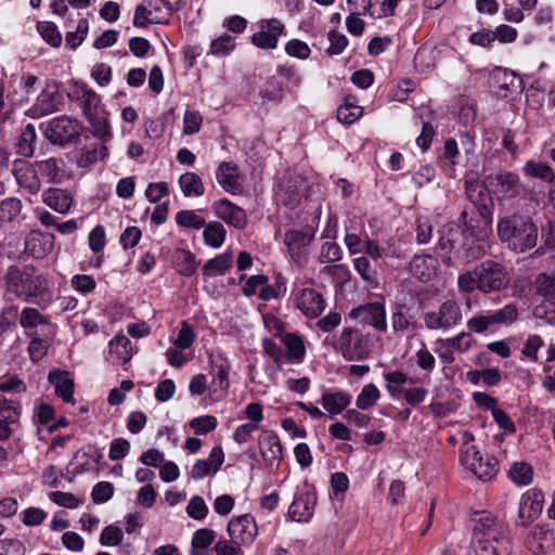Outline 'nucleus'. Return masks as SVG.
I'll list each match as a JSON object with an SVG mask.
<instances>
[{
	"label": "nucleus",
	"instance_id": "obj_1",
	"mask_svg": "<svg viewBox=\"0 0 555 555\" xmlns=\"http://www.w3.org/2000/svg\"><path fill=\"white\" fill-rule=\"evenodd\" d=\"M490 232L489 223L477 234L449 230L438 242V250L442 262L448 267L464 266L485 254V243Z\"/></svg>",
	"mask_w": 555,
	"mask_h": 555
},
{
	"label": "nucleus",
	"instance_id": "obj_2",
	"mask_svg": "<svg viewBox=\"0 0 555 555\" xmlns=\"http://www.w3.org/2000/svg\"><path fill=\"white\" fill-rule=\"evenodd\" d=\"M509 282L506 269L492 260H486L473 271H466L459 275L457 286L463 293H472L479 289L483 293L500 291Z\"/></svg>",
	"mask_w": 555,
	"mask_h": 555
},
{
	"label": "nucleus",
	"instance_id": "obj_3",
	"mask_svg": "<svg viewBox=\"0 0 555 555\" xmlns=\"http://www.w3.org/2000/svg\"><path fill=\"white\" fill-rule=\"evenodd\" d=\"M498 235L509 248L525 251L537 245L538 229L529 217L515 214L500 219Z\"/></svg>",
	"mask_w": 555,
	"mask_h": 555
},
{
	"label": "nucleus",
	"instance_id": "obj_4",
	"mask_svg": "<svg viewBox=\"0 0 555 555\" xmlns=\"http://www.w3.org/2000/svg\"><path fill=\"white\" fill-rule=\"evenodd\" d=\"M5 284L9 293L25 301L48 291V282L43 275L36 274L29 269L21 270L17 267L9 268Z\"/></svg>",
	"mask_w": 555,
	"mask_h": 555
},
{
	"label": "nucleus",
	"instance_id": "obj_5",
	"mask_svg": "<svg viewBox=\"0 0 555 555\" xmlns=\"http://www.w3.org/2000/svg\"><path fill=\"white\" fill-rule=\"evenodd\" d=\"M20 324L27 336L31 338V345H49L56 334V326L38 309L26 307L20 313Z\"/></svg>",
	"mask_w": 555,
	"mask_h": 555
},
{
	"label": "nucleus",
	"instance_id": "obj_6",
	"mask_svg": "<svg viewBox=\"0 0 555 555\" xmlns=\"http://www.w3.org/2000/svg\"><path fill=\"white\" fill-rule=\"evenodd\" d=\"M289 301L308 319L320 317L326 306L323 295L310 283H296L292 289Z\"/></svg>",
	"mask_w": 555,
	"mask_h": 555
},
{
	"label": "nucleus",
	"instance_id": "obj_7",
	"mask_svg": "<svg viewBox=\"0 0 555 555\" xmlns=\"http://www.w3.org/2000/svg\"><path fill=\"white\" fill-rule=\"evenodd\" d=\"M40 129L52 144L66 145L79 138L82 128L77 119L62 115L42 122Z\"/></svg>",
	"mask_w": 555,
	"mask_h": 555
},
{
	"label": "nucleus",
	"instance_id": "obj_8",
	"mask_svg": "<svg viewBox=\"0 0 555 555\" xmlns=\"http://www.w3.org/2000/svg\"><path fill=\"white\" fill-rule=\"evenodd\" d=\"M470 521L473 524L472 540L509 539L507 535V526L490 512H475Z\"/></svg>",
	"mask_w": 555,
	"mask_h": 555
},
{
	"label": "nucleus",
	"instance_id": "obj_9",
	"mask_svg": "<svg viewBox=\"0 0 555 555\" xmlns=\"http://www.w3.org/2000/svg\"><path fill=\"white\" fill-rule=\"evenodd\" d=\"M462 464L473 472L479 479L489 480L498 473V461L494 456L483 455L475 447L461 453Z\"/></svg>",
	"mask_w": 555,
	"mask_h": 555
},
{
	"label": "nucleus",
	"instance_id": "obj_10",
	"mask_svg": "<svg viewBox=\"0 0 555 555\" xmlns=\"http://www.w3.org/2000/svg\"><path fill=\"white\" fill-rule=\"evenodd\" d=\"M258 30L251 36V43L263 50H273L279 44V38L285 35L284 24L275 17L262 18L258 22Z\"/></svg>",
	"mask_w": 555,
	"mask_h": 555
},
{
	"label": "nucleus",
	"instance_id": "obj_11",
	"mask_svg": "<svg viewBox=\"0 0 555 555\" xmlns=\"http://www.w3.org/2000/svg\"><path fill=\"white\" fill-rule=\"evenodd\" d=\"M348 319L361 325H370L377 332H384L387 327L385 307L380 302L356 307L349 312Z\"/></svg>",
	"mask_w": 555,
	"mask_h": 555
},
{
	"label": "nucleus",
	"instance_id": "obj_12",
	"mask_svg": "<svg viewBox=\"0 0 555 555\" xmlns=\"http://www.w3.org/2000/svg\"><path fill=\"white\" fill-rule=\"evenodd\" d=\"M462 319L460 306L453 299L446 300L438 311H429L425 314V323L429 328L450 327Z\"/></svg>",
	"mask_w": 555,
	"mask_h": 555
},
{
	"label": "nucleus",
	"instance_id": "obj_13",
	"mask_svg": "<svg viewBox=\"0 0 555 555\" xmlns=\"http://www.w3.org/2000/svg\"><path fill=\"white\" fill-rule=\"evenodd\" d=\"M228 533L234 544L248 545L257 535V525L248 514L233 517L228 524Z\"/></svg>",
	"mask_w": 555,
	"mask_h": 555
},
{
	"label": "nucleus",
	"instance_id": "obj_14",
	"mask_svg": "<svg viewBox=\"0 0 555 555\" xmlns=\"http://www.w3.org/2000/svg\"><path fill=\"white\" fill-rule=\"evenodd\" d=\"M13 175L21 189L30 195H37L39 193L41 189V179L35 163H29L23 159L14 160Z\"/></svg>",
	"mask_w": 555,
	"mask_h": 555
},
{
	"label": "nucleus",
	"instance_id": "obj_15",
	"mask_svg": "<svg viewBox=\"0 0 555 555\" xmlns=\"http://www.w3.org/2000/svg\"><path fill=\"white\" fill-rule=\"evenodd\" d=\"M489 190L500 198H512L520 193L521 184L518 175L500 172L487 178Z\"/></svg>",
	"mask_w": 555,
	"mask_h": 555
},
{
	"label": "nucleus",
	"instance_id": "obj_16",
	"mask_svg": "<svg viewBox=\"0 0 555 555\" xmlns=\"http://www.w3.org/2000/svg\"><path fill=\"white\" fill-rule=\"evenodd\" d=\"M212 209L218 218L235 229L243 230L247 225L245 210L229 199L223 198L215 202Z\"/></svg>",
	"mask_w": 555,
	"mask_h": 555
},
{
	"label": "nucleus",
	"instance_id": "obj_17",
	"mask_svg": "<svg viewBox=\"0 0 555 555\" xmlns=\"http://www.w3.org/2000/svg\"><path fill=\"white\" fill-rule=\"evenodd\" d=\"M259 449L268 467H278L283 457V447L273 431H262L259 436Z\"/></svg>",
	"mask_w": 555,
	"mask_h": 555
},
{
	"label": "nucleus",
	"instance_id": "obj_18",
	"mask_svg": "<svg viewBox=\"0 0 555 555\" xmlns=\"http://www.w3.org/2000/svg\"><path fill=\"white\" fill-rule=\"evenodd\" d=\"M216 179L221 188L233 195L241 194L243 185L238 167L232 162H222L216 170Z\"/></svg>",
	"mask_w": 555,
	"mask_h": 555
},
{
	"label": "nucleus",
	"instance_id": "obj_19",
	"mask_svg": "<svg viewBox=\"0 0 555 555\" xmlns=\"http://www.w3.org/2000/svg\"><path fill=\"white\" fill-rule=\"evenodd\" d=\"M41 201L60 215L68 214L75 203L73 195L67 190L60 188H48L44 190L41 194Z\"/></svg>",
	"mask_w": 555,
	"mask_h": 555
},
{
	"label": "nucleus",
	"instance_id": "obj_20",
	"mask_svg": "<svg viewBox=\"0 0 555 555\" xmlns=\"http://www.w3.org/2000/svg\"><path fill=\"white\" fill-rule=\"evenodd\" d=\"M60 98L57 91L42 90L37 96L36 102L27 109L26 115L34 119H39L50 115L59 109Z\"/></svg>",
	"mask_w": 555,
	"mask_h": 555
},
{
	"label": "nucleus",
	"instance_id": "obj_21",
	"mask_svg": "<svg viewBox=\"0 0 555 555\" xmlns=\"http://www.w3.org/2000/svg\"><path fill=\"white\" fill-rule=\"evenodd\" d=\"M48 380L54 386L56 396L64 402L75 403L74 400V379L68 371L53 370L48 375Z\"/></svg>",
	"mask_w": 555,
	"mask_h": 555
},
{
	"label": "nucleus",
	"instance_id": "obj_22",
	"mask_svg": "<svg viewBox=\"0 0 555 555\" xmlns=\"http://www.w3.org/2000/svg\"><path fill=\"white\" fill-rule=\"evenodd\" d=\"M54 247V236L40 232H30L25 240V251L37 259L49 255Z\"/></svg>",
	"mask_w": 555,
	"mask_h": 555
},
{
	"label": "nucleus",
	"instance_id": "obj_23",
	"mask_svg": "<svg viewBox=\"0 0 555 555\" xmlns=\"http://www.w3.org/2000/svg\"><path fill=\"white\" fill-rule=\"evenodd\" d=\"M313 492H302L295 495L288 508L289 517L295 521H307L311 518L315 505Z\"/></svg>",
	"mask_w": 555,
	"mask_h": 555
},
{
	"label": "nucleus",
	"instance_id": "obj_24",
	"mask_svg": "<svg viewBox=\"0 0 555 555\" xmlns=\"http://www.w3.org/2000/svg\"><path fill=\"white\" fill-rule=\"evenodd\" d=\"M413 276L422 282H428L437 275L438 260L429 254L416 255L410 264Z\"/></svg>",
	"mask_w": 555,
	"mask_h": 555
},
{
	"label": "nucleus",
	"instance_id": "obj_25",
	"mask_svg": "<svg viewBox=\"0 0 555 555\" xmlns=\"http://www.w3.org/2000/svg\"><path fill=\"white\" fill-rule=\"evenodd\" d=\"M543 508V494L537 490L526 492L519 504V518L532 520L537 518Z\"/></svg>",
	"mask_w": 555,
	"mask_h": 555
},
{
	"label": "nucleus",
	"instance_id": "obj_26",
	"mask_svg": "<svg viewBox=\"0 0 555 555\" xmlns=\"http://www.w3.org/2000/svg\"><path fill=\"white\" fill-rule=\"evenodd\" d=\"M475 555H511L512 544L509 539L503 540H472Z\"/></svg>",
	"mask_w": 555,
	"mask_h": 555
},
{
	"label": "nucleus",
	"instance_id": "obj_27",
	"mask_svg": "<svg viewBox=\"0 0 555 555\" xmlns=\"http://www.w3.org/2000/svg\"><path fill=\"white\" fill-rule=\"evenodd\" d=\"M263 322L268 331L280 337L285 347H304V341L300 336L294 333H286L283 323L274 315L263 317Z\"/></svg>",
	"mask_w": 555,
	"mask_h": 555
},
{
	"label": "nucleus",
	"instance_id": "obj_28",
	"mask_svg": "<svg viewBox=\"0 0 555 555\" xmlns=\"http://www.w3.org/2000/svg\"><path fill=\"white\" fill-rule=\"evenodd\" d=\"M351 401V396L344 391H326L321 398V404L332 418L340 414Z\"/></svg>",
	"mask_w": 555,
	"mask_h": 555
},
{
	"label": "nucleus",
	"instance_id": "obj_29",
	"mask_svg": "<svg viewBox=\"0 0 555 555\" xmlns=\"http://www.w3.org/2000/svg\"><path fill=\"white\" fill-rule=\"evenodd\" d=\"M40 179L48 183H59L63 176V160L50 157L35 162Z\"/></svg>",
	"mask_w": 555,
	"mask_h": 555
},
{
	"label": "nucleus",
	"instance_id": "obj_30",
	"mask_svg": "<svg viewBox=\"0 0 555 555\" xmlns=\"http://www.w3.org/2000/svg\"><path fill=\"white\" fill-rule=\"evenodd\" d=\"M401 0H364L363 14H369L373 18L391 17L396 14V9Z\"/></svg>",
	"mask_w": 555,
	"mask_h": 555
},
{
	"label": "nucleus",
	"instance_id": "obj_31",
	"mask_svg": "<svg viewBox=\"0 0 555 555\" xmlns=\"http://www.w3.org/2000/svg\"><path fill=\"white\" fill-rule=\"evenodd\" d=\"M178 184L185 197H199L205 193L202 178L193 171L182 173L178 179Z\"/></svg>",
	"mask_w": 555,
	"mask_h": 555
},
{
	"label": "nucleus",
	"instance_id": "obj_32",
	"mask_svg": "<svg viewBox=\"0 0 555 555\" xmlns=\"http://www.w3.org/2000/svg\"><path fill=\"white\" fill-rule=\"evenodd\" d=\"M108 154V147L106 145L100 147L87 146L79 152L76 164L80 168H88L99 160H105Z\"/></svg>",
	"mask_w": 555,
	"mask_h": 555
},
{
	"label": "nucleus",
	"instance_id": "obj_33",
	"mask_svg": "<svg viewBox=\"0 0 555 555\" xmlns=\"http://www.w3.org/2000/svg\"><path fill=\"white\" fill-rule=\"evenodd\" d=\"M369 238L370 237L363 228L359 232H357L356 228H352V225H350L346 228L344 243L350 255H358L363 253L366 240Z\"/></svg>",
	"mask_w": 555,
	"mask_h": 555
},
{
	"label": "nucleus",
	"instance_id": "obj_34",
	"mask_svg": "<svg viewBox=\"0 0 555 555\" xmlns=\"http://www.w3.org/2000/svg\"><path fill=\"white\" fill-rule=\"evenodd\" d=\"M227 231L219 221H211L203 231V238L207 246L211 248H220L225 241Z\"/></svg>",
	"mask_w": 555,
	"mask_h": 555
},
{
	"label": "nucleus",
	"instance_id": "obj_35",
	"mask_svg": "<svg viewBox=\"0 0 555 555\" xmlns=\"http://www.w3.org/2000/svg\"><path fill=\"white\" fill-rule=\"evenodd\" d=\"M311 240L307 231L289 230L285 233L284 242L292 257L298 256Z\"/></svg>",
	"mask_w": 555,
	"mask_h": 555
},
{
	"label": "nucleus",
	"instance_id": "obj_36",
	"mask_svg": "<svg viewBox=\"0 0 555 555\" xmlns=\"http://www.w3.org/2000/svg\"><path fill=\"white\" fill-rule=\"evenodd\" d=\"M232 253L224 251L205 263L204 273L209 276L222 275L232 267Z\"/></svg>",
	"mask_w": 555,
	"mask_h": 555
},
{
	"label": "nucleus",
	"instance_id": "obj_37",
	"mask_svg": "<svg viewBox=\"0 0 555 555\" xmlns=\"http://www.w3.org/2000/svg\"><path fill=\"white\" fill-rule=\"evenodd\" d=\"M414 67L421 74H428L435 68L436 50L431 47H421L414 55Z\"/></svg>",
	"mask_w": 555,
	"mask_h": 555
},
{
	"label": "nucleus",
	"instance_id": "obj_38",
	"mask_svg": "<svg viewBox=\"0 0 555 555\" xmlns=\"http://www.w3.org/2000/svg\"><path fill=\"white\" fill-rule=\"evenodd\" d=\"M36 140H37L36 129L34 127V125L28 124L23 129V131L18 138L17 145H16L17 153L24 157H31L36 150Z\"/></svg>",
	"mask_w": 555,
	"mask_h": 555
},
{
	"label": "nucleus",
	"instance_id": "obj_39",
	"mask_svg": "<svg viewBox=\"0 0 555 555\" xmlns=\"http://www.w3.org/2000/svg\"><path fill=\"white\" fill-rule=\"evenodd\" d=\"M236 47L235 37L222 34L212 39L209 46V54L217 57L228 56Z\"/></svg>",
	"mask_w": 555,
	"mask_h": 555
},
{
	"label": "nucleus",
	"instance_id": "obj_40",
	"mask_svg": "<svg viewBox=\"0 0 555 555\" xmlns=\"http://www.w3.org/2000/svg\"><path fill=\"white\" fill-rule=\"evenodd\" d=\"M216 538L215 532L208 528L198 529L192 539L191 555H207L208 546Z\"/></svg>",
	"mask_w": 555,
	"mask_h": 555
},
{
	"label": "nucleus",
	"instance_id": "obj_41",
	"mask_svg": "<svg viewBox=\"0 0 555 555\" xmlns=\"http://www.w3.org/2000/svg\"><path fill=\"white\" fill-rule=\"evenodd\" d=\"M269 357L279 369H282L283 359L289 363H298L304 359L306 349H266Z\"/></svg>",
	"mask_w": 555,
	"mask_h": 555
},
{
	"label": "nucleus",
	"instance_id": "obj_42",
	"mask_svg": "<svg viewBox=\"0 0 555 555\" xmlns=\"http://www.w3.org/2000/svg\"><path fill=\"white\" fill-rule=\"evenodd\" d=\"M37 31L41 38L51 47L57 48L62 43V35L53 22L41 21L37 23Z\"/></svg>",
	"mask_w": 555,
	"mask_h": 555
},
{
	"label": "nucleus",
	"instance_id": "obj_43",
	"mask_svg": "<svg viewBox=\"0 0 555 555\" xmlns=\"http://www.w3.org/2000/svg\"><path fill=\"white\" fill-rule=\"evenodd\" d=\"M175 220L178 225L186 229L199 230L205 227V218L196 210H180Z\"/></svg>",
	"mask_w": 555,
	"mask_h": 555
},
{
	"label": "nucleus",
	"instance_id": "obj_44",
	"mask_svg": "<svg viewBox=\"0 0 555 555\" xmlns=\"http://www.w3.org/2000/svg\"><path fill=\"white\" fill-rule=\"evenodd\" d=\"M23 208L22 202L16 197H8L0 202V221L11 222L18 217Z\"/></svg>",
	"mask_w": 555,
	"mask_h": 555
},
{
	"label": "nucleus",
	"instance_id": "obj_45",
	"mask_svg": "<svg viewBox=\"0 0 555 555\" xmlns=\"http://www.w3.org/2000/svg\"><path fill=\"white\" fill-rule=\"evenodd\" d=\"M353 268L361 279L371 284H376V271L371 264L370 258L366 256H359L352 260Z\"/></svg>",
	"mask_w": 555,
	"mask_h": 555
},
{
	"label": "nucleus",
	"instance_id": "obj_46",
	"mask_svg": "<svg viewBox=\"0 0 555 555\" xmlns=\"http://www.w3.org/2000/svg\"><path fill=\"white\" fill-rule=\"evenodd\" d=\"M70 286L78 294L87 296L94 292L96 282L92 275L75 274L70 279Z\"/></svg>",
	"mask_w": 555,
	"mask_h": 555
},
{
	"label": "nucleus",
	"instance_id": "obj_47",
	"mask_svg": "<svg viewBox=\"0 0 555 555\" xmlns=\"http://www.w3.org/2000/svg\"><path fill=\"white\" fill-rule=\"evenodd\" d=\"M379 390L375 385H365L362 388L360 395L357 397L356 405L358 409L366 410L376 403V401L379 399Z\"/></svg>",
	"mask_w": 555,
	"mask_h": 555
},
{
	"label": "nucleus",
	"instance_id": "obj_48",
	"mask_svg": "<svg viewBox=\"0 0 555 555\" xmlns=\"http://www.w3.org/2000/svg\"><path fill=\"white\" fill-rule=\"evenodd\" d=\"M362 115L363 107L352 103H345L337 108V119L345 125L353 124Z\"/></svg>",
	"mask_w": 555,
	"mask_h": 555
},
{
	"label": "nucleus",
	"instance_id": "obj_49",
	"mask_svg": "<svg viewBox=\"0 0 555 555\" xmlns=\"http://www.w3.org/2000/svg\"><path fill=\"white\" fill-rule=\"evenodd\" d=\"M535 283L540 295L555 300V269L551 273L540 274Z\"/></svg>",
	"mask_w": 555,
	"mask_h": 555
},
{
	"label": "nucleus",
	"instance_id": "obj_50",
	"mask_svg": "<svg viewBox=\"0 0 555 555\" xmlns=\"http://www.w3.org/2000/svg\"><path fill=\"white\" fill-rule=\"evenodd\" d=\"M434 223L429 216H420L416 219V242L418 244H427L433 236Z\"/></svg>",
	"mask_w": 555,
	"mask_h": 555
},
{
	"label": "nucleus",
	"instance_id": "obj_51",
	"mask_svg": "<svg viewBox=\"0 0 555 555\" xmlns=\"http://www.w3.org/2000/svg\"><path fill=\"white\" fill-rule=\"evenodd\" d=\"M89 33V22L86 18L78 21L76 30L68 31L65 36L66 43L72 49H77L86 39Z\"/></svg>",
	"mask_w": 555,
	"mask_h": 555
},
{
	"label": "nucleus",
	"instance_id": "obj_52",
	"mask_svg": "<svg viewBox=\"0 0 555 555\" xmlns=\"http://www.w3.org/2000/svg\"><path fill=\"white\" fill-rule=\"evenodd\" d=\"M387 390L392 398L398 399L402 393L401 386L408 382V377L400 371H393L385 375Z\"/></svg>",
	"mask_w": 555,
	"mask_h": 555
},
{
	"label": "nucleus",
	"instance_id": "obj_53",
	"mask_svg": "<svg viewBox=\"0 0 555 555\" xmlns=\"http://www.w3.org/2000/svg\"><path fill=\"white\" fill-rule=\"evenodd\" d=\"M511 479L517 485H528L532 480V469L526 463H515L508 473Z\"/></svg>",
	"mask_w": 555,
	"mask_h": 555
},
{
	"label": "nucleus",
	"instance_id": "obj_54",
	"mask_svg": "<svg viewBox=\"0 0 555 555\" xmlns=\"http://www.w3.org/2000/svg\"><path fill=\"white\" fill-rule=\"evenodd\" d=\"M153 16L155 17V24H166L172 12L176 10H169L165 0H146Z\"/></svg>",
	"mask_w": 555,
	"mask_h": 555
},
{
	"label": "nucleus",
	"instance_id": "obj_55",
	"mask_svg": "<svg viewBox=\"0 0 555 555\" xmlns=\"http://www.w3.org/2000/svg\"><path fill=\"white\" fill-rule=\"evenodd\" d=\"M285 52L292 57L307 60L311 54V49L307 42L299 39H291L285 44Z\"/></svg>",
	"mask_w": 555,
	"mask_h": 555
},
{
	"label": "nucleus",
	"instance_id": "obj_56",
	"mask_svg": "<svg viewBox=\"0 0 555 555\" xmlns=\"http://www.w3.org/2000/svg\"><path fill=\"white\" fill-rule=\"evenodd\" d=\"M524 171L527 176L533 178H540L543 180H551L553 178L551 167L542 162H528L524 167Z\"/></svg>",
	"mask_w": 555,
	"mask_h": 555
},
{
	"label": "nucleus",
	"instance_id": "obj_57",
	"mask_svg": "<svg viewBox=\"0 0 555 555\" xmlns=\"http://www.w3.org/2000/svg\"><path fill=\"white\" fill-rule=\"evenodd\" d=\"M217 425L218 421L212 415L195 417L190 422V426L196 435H206L212 431Z\"/></svg>",
	"mask_w": 555,
	"mask_h": 555
},
{
	"label": "nucleus",
	"instance_id": "obj_58",
	"mask_svg": "<svg viewBox=\"0 0 555 555\" xmlns=\"http://www.w3.org/2000/svg\"><path fill=\"white\" fill-rule=\"evenodd\" d=\"M202 124L203 117L198 112L186 109L183 116V133L186 135L197 133Z\"/></svg>",
	"mask_w": 555,
	"mask_h": 555
},
{
	"label": "nucleus",
	"instance_id": "obj_59",
	"mask_svg": "<svg viewBox=\"0 0 555 555\" xmlns=\"http://www.w3.org/2000/svg\"><path fill=\"white\" fill-rule=\"evenodd\" d=\"M177 261L183 275H192L197 269L195 256L189 250H179L177 253Z\"/></svg>",
	"mask_w": 555,
	"mask_h": 555
},
{
	"label": "nucleus",
	"instance_id": "obj_60",
	"mask_svg": "<svg viewBox=\"0 0 555 555\" xmlns=\"http://www.w3.org/2000/svg\"><path fill=\"white\" fill-rule=\"evenodd\" d=\"M122 530L114 525L106 526L101 535L100 543L104 546H116L122 541Z\"/></svg>",
	"mask_w": 555,
	"mask_h": 555
},
{
	"label": "nucleus",
	"instance_id": "obj_61",
	"mask_svg": "<svg viewBox=\"0 0 555 555\" xmlns=\"http://www.w3.org/2000/svg\"><path fill=\"white\" fill-rule=\"evenodd\" d=\"M186 513L191 518L202 520L207 516L208 506L202 496L195 495L189 501Z\"/></svg>",
	"mask_w": 555,
	"mask_h": 555
},
{
	"label": "nucleus",
	"instance_id": "obj_62",
	"mask_svg": "<svg viewBox=\"0 0 555 555\" xmlns=\"http://www.w3.org/2000/svg\"><path fill=\"white\" fill-rule=\"evenodd\" d=\"M0 418L5 421L10 426L20 418V406L14 402H8L4 398H0Z\"/></svg>",
	"mask_w": 555,
	"mask_h": 555
},
{
	"label": "nucleus",
	"instance_id": "obj_63",
	"mask_svg": "<svg viewBox=\"0 0 555 555\" xmlns=\"http://www.w3.org/2000/svg\"><path fill=\"white\" fill-rule=\"evenodd\" d=\"M150 24H155V17L146 2L138 5L134 10L133 25L144 28Z\"/></svg>",
	"mask_w": 555,
	"mask_h": 555
},
{
	"label": "nucleus",
	"instance_id": "obj_64",
	"mask_svg": "<svg viewBox=\"0 0 555 555\" xmlns=\"http://www.w3.org/2000/svg\"><path fill=\"white\" fill-rule=\"evenodd\" d=\"M49 499L59 506L66 508L73 509L80 505L79 499L70 492L52 491L49 493Z\"/></svg>",
	"mask_w": 555,
	"mask_h": 555
}]
</instances>
